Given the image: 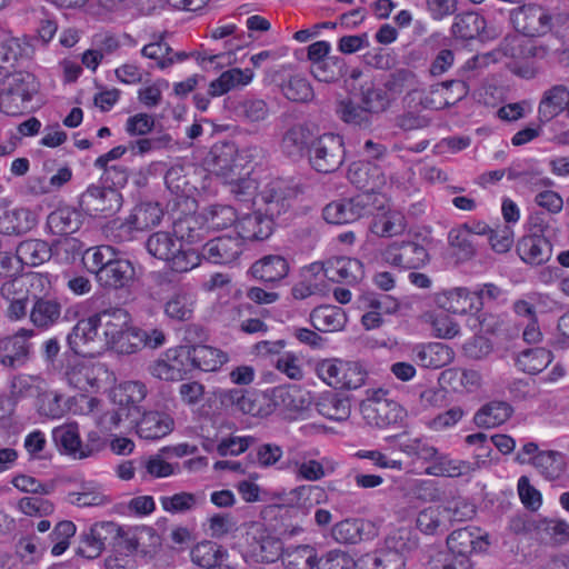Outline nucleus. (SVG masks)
I'll list each match as a JSON object with an SVG mask.
<instances>
[{
    "mask_svg": "<svg viewBox=\"0 0 569 569\" xmlns=\"http://www.w3.org/2000/svg\"><path fill=\"white\" fill-rule=\"evenodd\" d=\"M82 214L73 208L63 207L52 211L47 218V227L52 234H70L79 230Z\"/></svg>",
    "mask_w": 569,
    "mask_h": 569,
    "instance_id": "40",
    "label": "nucleus"
},
{
    "mask_svg": "<svg viewBox=\"0 0 569 569\" xmlns=\"http://www.w3.org/2000/svg\"><path fill=\"white\" fill-rule=\"evenodd\" d=\"M405 216L397 210H388L377 214L371 223V231L379 237H396L406 230Z\"/></svg>",
    "mask_w": 569,
    "mask_h": 569,
    "instance_id": "44",
    "label": "nucleus"
},
{
    "mask_svg": "<svg viewBox=\"0 0 569 569\" xmlns=\"http://www.w3.org/2000/svg\"><path fill=\"white\" fill-rule=\"evenodd\" d=\"M259 198L266 204V213L273 218L288 208V189L280 179L268 182L260 191Z\"/></svg>",
    "mask_w": 569,
    "mask_h": 569,
    "instance_id": "36",
    "label": "nucleus"
},
{
    "mask_svg": "<svg viewBox=\"0 0 569 569\" xmlns=\"http://www.w3.org/2000/svg\"><path fill=\"white\" fill-rule=\"evenodd\" d=\"M317 565V551L309 545L298 546L284 557V566L289 569H313Z\"/></svg>",
    "mask_w": 569,
    "mask_h": 569,
    "instance_id": "64",
    "label": "nucleus"
},
{
    "mask_svg": "<svg viewBox=\"0 0 569 569\" xmlns=\"http://www.w3.org/2000/svg\"><path fill=\"white\" fill-rule=\"evenodd\" d=\"M119 527L112 521L97 522L80 536L77 553L87 559L98 558L104 549L109 535L118 533Z\"/></svg>",
    "mask_w": 569,
    "mask_h": 569,
    "instance_id": "15",
    "label": "nucleus"
},
{
    "mask_svg": "<svg viewBox=\"0 0 569 569\" xmlns=\"http://www.w3.org/2000/svg\"><path fill=\"white\" fill-rule=\"evenodd\" d=\"M310 320L316 330L333 332L343 329L347 316L340 307L320 306L312 310Z\"/></svg>",
    "mask_w": 569,
    "mask_h": 569,
    "instance_id": "38",
    "label": "nucleus"
},
{
    "mask_svg": "<svg viewBox=\"0 0 569 569\" xmlns=\"http://www.w3.org/2000/svg\"><path fill=\"white\" fill-rule=\"evenodd\" d=\"M69 501L78 507H96L110 502L102 488L94 482H83L78 491L68 495Z\"/></svg>",
    "mask_w": 569,
    "mask_h": 569,
    "instance_id": "53",
    "label": "nucleus"
},
{
    "mask_svg": "<svg viewBox=\"0 0 569 569\" xmlns=\"http://www.w3.org/2000/svg\"><path fill=\"white\" fill-rule=\"evenodd\" d=\"M248 555L256 562L273 563L283 555V543L259 525L248 532Z\"/></svg>",
    "mask_w": 569,
    "mask_h": 569,
    "instance_id": "9",
    "label": "nucleus"
},
{
    "mask_svg": "<svg viewBox=\"0 0 569 569\" xmlns=\"http://www.w3.org/2000/svg\"><path fill=\"white\" fill-rule=\"evenodd\" d=\"M212 169L211 171L222 179H232V176H239L244 169L238 158V150L233 143H221L213 146L211 150Z\"/></svg>",
    "mask_w": 569,
    "mask_h": 569,
    "instance_id": "20",
    "label": "nucleus"
},
{
    "mask_svg": "<svg viewBox=\"0 0 569 569\" xmlns=\"http://www.w3.org/2000/svg\"><path fill=\"white\" fill-rule=\"evenodd\" d=\"M310 136L305 124H293L283 132L280 149L288 157H300L308 146Z\"/></svg>",
    "mask_w": 569,
    "mask_h": 569,
    "instance_id": "47",
    "label": "nucleus"
},
{
    "mask_svg": "<svg viewBox=\"0 0 569 569\" xmlns=\"http://www.w3.org/2000/svg\"><path fill=\"white\" fill-rule=\"evenodd\" d=\"M416 361L423 368L438 369L449 365L453 358V350L441 342H430L415 349Z\"/></svg>",
    "mask_w": 569,
    "mask_h": 569,
    "instance_id": "31",
    "label": "nucleus"
},
{
    "mask_svg": "<svg viewBox=\"0 0 569 569\" xmlns=\"http://www.w3.org/2000/svg\"><path fill=\"white\" fill-rule=\"evenodd\" d=\"M274 401L290 411L302 412L311 406V396L296 387L279 388L274 391Z\"/></svg>",
    "mask_w": 569,
    "mask_h": 569,
    "instance_id": "58",
    "label": "nucleus"
},
{
    "mask_svg": "<svg viewBox=\"0 0 569 569\" xmlns=\"http://www.w3.org/2000/svg\"><path fill=\"white\" fill-rule=\"evenodd\" d=\"M203 502L204 496L202 493H191L186 491L160 498L161 507L170 513L187 512Z\"/></svg>",
    "mask_w": 569,
    "mask_h": 569,
    "instance_id": "59",
    "label": "nucleus"
},
{
    "mask_svg": "<svg viewBox=\"0 0 569 569\" xmlns=\"http://www.w3.org/2000/svg\"><path fill=\"white\" fill-rule=\"evenodd\" d=\"M0 92V108L8 114L20 113L39 90L36 77L26 70L6 74Z\"/></svg>",
    "mask_w": 569,
    "mask_h": 569,
    "instance_id": "3",
    "label": "nucleus"
},
{
    "mask_svg": "<svg viewBox=\"0 0 569 569\" xmlns=\"http://www.w3.org/2000/svg\"><path fill=\"white\" fill-rule=\"evenodd\" d=\"M551 361V351L545 348H535L522 351L517 358V366L526 373L537 375L546 369Z\"/></svg>",
    "mask_w": 569,
    "mask_h": 569,
    "instance_id": "51",
    "label": "nucleus"
},
{
    "mask_svg": "<svg viewBox=\"0 0 569 569\" xmlns=\"http://www.w3.org/2000/svg\"><path fill=\"white\" fill-rule=\"evenodd\" d=\"M160 452L147 458H142L139 461L142 478L147 476L151 478H167L179 472L178 463H169L162 458Z\"/></svg>",
    "mask_w": 569,
    "mask_h": 569,
    "instance_id": "62",
    "label": "nucleus"
},
{
    "mask_svg": "<svg viewBox=\"0 0 569 569\" xmlns=\"http://www.w3.org/2000/svg\"><path fill=\"white\" fill-rule=\"evenodd\" d=\"M413 77L411 71L401 69L393 72L383 84L376 83L372 79H366L359 88L360 102L371 114L382 113L388 110L395 96L411 84Z\"/></svg>",
    "mask_w": 569,
    "mask_h": 569,
    "instance_id": "2",
    "label": "nucleus"
},
{
    "mask_svg": "<svg viewBox=\"0 0 569 569\" xmlns=\"http://www.w3.org/2000/svg\"><path fill=\"white\" fill-rule=\"evenodd\" d=\"M34 224L36 219L29 209H13L0 216V233L6 236L27 232Z\"/></svg>",
    "mask_w": 569,
    "mask_h": 569,
    "instance_id": "43",
    "label": "nucleus"
},
{
    "mask_svg": "<svg viewBox=\"0 0 569 569\" xmlns=\"http://www.w3.org/2000/svg\"><path fill=\"white\" fill-rule=\"evenodd\" d=\"M316 409L325 418L335 421L347 420L351 412L350 401L333 392L320 395L316 401Z\"/></svg>",
    "mask_w": 569,
    "mask_h": 569,
    "instance_id": "41",
    "label": "nucleus"
},
{
    "mask_svg": "<svg viewBox=\"0 0 569 569\" xmlns=\"http://www.w3.org/2000/svg\"><path fill=\"white\" fill-rule=\"evenodd\" d=\"M52 437L56 443L72 458L86 459L90 457L91 451L83 449V443L80 439L77 423H67L54 428L52 431Z\"/></svg>",
    "mask_w": 569,
    "mask_h": 569,
    "instance_id": "32",
    "label": "nucleus"
},
{
    "mask_svg": "<svg viewBox=\"0 0 569 569\" xmlns=\"http://www.w3.org/2000/svg\"><path fill=\"white\" fill-rule=\"evenodd\" d=\"M97 283L104 290L130 288L136 280V269L131 261L117 259L97 274Z\"/></svg>",
    "mask_w": 569,
    "mask_h": 569,
    "instance_id": "14",
    "label": "nucleus"
},
{
    "mask_svg": "<svg viewBox=\"0 0 569 569\" xmlns=\"http://www.w3.org/2000/svg\"><path fill=\"white\" fill-rule=\"evenodd\" d=\"M536 538L556 546L565 545L569 541V523L563 519L538 518Z\"/></svg>",
    "mask_w": 569,
    "mask_h": 569,
    "instance_id": "42",
    "label": "nucleus"
},
{
    "mask_svg": "<svg viewBox=\"0 0 569 569\" xmlns=\"http://www.w3.org/2000/svg\"><path fill=\"white\" fill-rule=\"evenodd\" d=\"M70 349L82 356H91L104 350L97 315L79 320L67 337Z\"/></svg>",
    "mask_w": 569,
    "mask_h": 569,
    "instance_id": "7",
    "label": "nucleus"
},
{
    "mask_svg": "<svg viewBox=\"0 0 569 569\" xmlns=\"http://www.w3.org/2000/svg\"><path fill=\"white\" fill-rule=\"evenodd\" d=\"M348 179L362 193H372L380 191L387 183V178L381 168L370 161L355 162L348 170Z\"/></svg>",
    "mask_w": 569,
    "mask_h": 569,
    "instance_id": "16",
    "label": "nucleus"
},
{
    "mask_svg": "<svg viewBox=\"0 0 569 569\" xmlns=\"http://www.w3.org/2000/svg\"><path fill=\"white\" fill-rule=\"evenodd\" d=\"M345 143L339 134L325 133L315 139L309 147V162L321 173L337 171L345 162Z\"/></svg>",
    "mask_w": 569,
    "mask_h": 569,
    "instance_id": "5",
    "label": "nucleus"
},
{
    "mask_svg": "<svg viewBox=\"0 0 569 569\" xmlns=\"http://www.w3.org/2000/svg\"><path fill=\"white\" fill-rule=\"evenodd\" d=\"M361 413L368 425L387 428L402 421L405 410L397 402L369 398L361 403Z\"/></svg>",
    "mask_w": 569,
    "mask_h": 569,
    "instance_id": "13",
    "label": "nucleus"
},
{
    "mask_svg": "<svg viewBox=\"0 0 569 569\" xmlns=\"http://www.w3.org/2000/svg\"><path fill=\"white\" fill-rule=\"evenodd\" d=\"M242 249L243 244L238 236H224L209 240L203 246L201 256L216 264H229L239 258Z\"/></svg>",
    "mask_w": 569,
    "mask_h": 569,
    "instance_id": "17",
    "label": "nucleus"
},
{
    "mask_svg": "<svg viewBox=\"0 0 569 569\" xmlns=\"http://www.w3.org/2000/svg\"><path fill=\"white\" fill-rule=\"evenodd\" d=\"M316 370L318 377L335 389H357L366 380V371L352 361L325 359L317 365Z\"/></svg>",
    "mask_w": 569,
    "mask_h": 569,
    "instance_id": "4",
    "label": "nucleus"
},
{
    "mask_svg": "<svg viewBox=\"0 0 569 569\" xmlns=\"http://www.w3.org/2000/svg\"><path fill=\"white\" fill-rule=\"evenodd\" d=\"M224 401L243 415L263 416L268 411L262 408L266 398L254 391L232 389L226 392Z\"/></svg>",
    "mask_w": 569,
    "mask_h": 569,
    "instance_id": "35",
    "label": "nucleus"
},
{
    "mask_svg": "<svg viewBox=\"0 0 569 569\" xmlns=\"http://www.w3.org/2000/svg\"><path fill=\"white\" fill-rule=\"evenodd\" d=\"M436 303L452 313H466L471 310H478L476 302L479 298L467 288H453L436 295Z\"/></svg>",
    "mask_w": 569,
    "mask_h": 569,
    "instance_id": "29",
    "label": "nucleus"
},
{
    "mask_svg": "<svg viewBox=\"0 0 569 569\" xmlns=\"http://www.w3.org/2000/svg\"><path fill=\"white\" fill-rule=\"evenodd\" d=\"M469 92V86L463 80H449L432 86L426 106L441 110L462 100Z\"/></svg>",
    "mask_w": 569,
    "mask_h": 569,
    "instance_id": "19",
    "label": "nucleus"
},
{
    "mask_svg": "<svg viewBox=\"0 0 569 569\" xmlns=\"http://www.w3.org/2000/svg\"><path fill=\"white\" fill-rule=\"evenodd\" d=\"M486 20L475 12L458 14L451 27L452 34L463 40H471L478 37L485 29Z\"/></svg>",
    "mask_w": 569,
    "mask_h": 569,
    "instance_id": "54",
    "label": "nucleus"
},
{
    "mask_svg": "<svg viewBox=\"0 0 569 569\" xmlns=\"http://www.w3.org/2000/svg\"><path fill=\"white\" fill-rule=\"evenodd\" d=\"M107 370L101 363L81 361L73 365L66 372L68 383L79 390L99 388V381Z\"/></svg>",
    "mask_w": 569,
    "mask_h": 569,
    "instance_id": "26",
    "label": "nucleus"
},
{
    "mask_svg": "<svg viewBox=\"0 0 569 569\" xmlns=\"http://www.w3.org/2000/svg\"><path fill=\"white\" fill-rule=\"evenodd\" d=\"M446 518V508L440 506H430L418 513L416 526L425 535H437L445 530Z\"/></svg>",
    "mask_w": 569,
    "mask_h": 569,
    "instance_id": "52",
    "label": "nucleus"
},
{
    "mask_svg": "<svg viewBox=\"0 0 569 569\" xmlns=\"http://www.w3.org/2000/svg\"><path fill=\"white\" fill-rule=\"evenodd\" d=\"M273 229V217L260 212L247 214L238 220L237 236L243 240H264L270 237Z\"/></svg>",
    "mask_w": 569,
    "mask_h": 569,
    "instance_id": "28",
    "label": "nucleus"
},
{
    "mask_svg": "<svg viewBox=\"0 0 569 569\" xmlns=\"http://www.w3.org/2000/svg\"><path fill=\"white\" fill-rule=\"evenodd\" d=\"M188 357L194 368L206 372L217 371L229 360L226 352L206 345L192 347Z\"/></svg>",
    "mask_w": 569,
    "mask_h": 569,
    "instance_id": "37",
    "label": "nucleus"
},
{
    "mask_svg": "<svg viewBox=\"0 0 569 569\" xmlns=\"http://www.w3.org/2000/svg\"><path fill=\"white\" fill-rule=\"evenodd\" d=\"M447 546L451 553L472 555L485 552L490 546L489 533L476 526L453 530L447 537Z\"/></svg>",
    "mask_w": 569,
    "mask_h": 569,
    "instance_id": "12",
    "label": "nucleus"
},
{
    "mask_svg": "<svg viewBox=\"0 0 569 569\" xmlns=\"http://www.w3.org/2000/svg\"><path fill=\"white\" fill-rule=\"evenodd\" d=\"M382 257L386 262L405 269L423 267L429 258L425 247L415 241L393 242L385 249Z\"/></svg>",
    "mask_w": 569,
    "mask_h": 569,
    "instance_id": "11",
    "label": "nucleus"
},
{
    "mask_svg": "<svg viewBox=\"0 0 569 569\" xmlns=\"http://www.w3.org/2000/svg\"><path fill=\"white\" fill-rule=\"evenodd\" d=\"M520 259L531 266H540L551 258L552 249L549 240L542 236L522 237L517 244Z\"/></svg>",
    "mask_w": 569,
    "mask_h": 569,
    "instance_id": "27",
    "label": "nucleus"
},
{
    "mask_svg": "<svg viewBox=\"0 0 569 569\" xmlns=\"http://www.w3.org/2000/svg\"><path fill=\"white\" fill-rule=\"evenodd\" d=\"M250 309L251 306L249 303L229 306L224 309L223 316L226 320L240 321L239 328L244 333H266L268 326L262 320L257 318L241 320L243 313Z\"/></svg>",
    "mask_w": 569,
    "mask_h": 569,
    "instance_id": "60",
    "label": "nucleus"
},
{
    "mask_svg": "<svg viewBox=\"0 0 569 569\" xmlns=\"http://www.w3.org/2000/svg\"><path fill=\"white\" fill-rule=\"evenodd\" d=\"M174 427V420L170 415L150 410L143 412L141 418L136 423V431L138 436L146 440H157L168 436Z\"/></svg>",
    "mask_w": 569,
    "mask_h": 569,
    "instance_id": "21",
    "label": "nucleus"
},
{
    "mask_svg": "<svg viewBox=\"0 0 569 569\" xmlns=\"http://www.w3.org/2000/svg\"><path fill=\"white\" fill-rule=\"evenodd\" d=\"M511 21L516 30L527 37L543 36L551 29V16L548 10L533 3L513 9Z\"/></svg>",
    "mask_w": 569,
    "mask_h": 569,
    "instance_id": "8",
    "label": "nucleus"
},
{
    "mask_svg": "<svg viewBox=\"0 0 569 569\" xmlns=\"http://www.w3.org/2000/svg\"><path fill=\"white\" fill-rule=\"evenodd\" d=\"M96 315L106 348L132 322L128 310L120 307L103 309Z\"/></svg>",
    "mask_w": 569,
    "mask_h": 569,
    "instance_id": "22",
    "label": "nucleus"
},
{
    "mask_svg": "<svg viewBox=\"0 0 569 569\" xmlns=\"http://www.w3.org/2000/svg\"><path fill=\"white\" fill-rule=\"evenodd\" d=\"M194 299L190 292L179 290L166 302L164 312L176 320H188L193 312Z\"/></svg>",
    "mask_w": 569,
    "mask_h": 569,
    "instance_id": "61",
    "label": "nucleus"
},
{
    "mask_svg": "<svg viewBox=\"0 0 569 569\" xmlns=\"http://www.w3.org/2000/svg\"><path fill=\"white\" fill-rule=\"evenodd\" d=\"M331 533L337 542L358 543L376 536V527L369 520L346 519L336 523Z\"/></svg>",
    "mask_w": 569,
    "mask_h": 569,
    "instance_id": "25",
    "label": "nucleus"
},
{
    "mask_svg": "<svg viewBox=\"0 0 569 569\" xmlns=\"http://www.w3.org/2000/svg\"><path fill=\"white\" fill-rule=\"evenodd\" d=\"M336 112L338 117L346 123L368 128L371 124V113L360 102H353L350 99L341 100L337 104Z\"/></svg>",
    "mask_w": 569,
    "mask_h": 569,
    "instance_id": "57",
    "label": "nucleus"
},
{
    "mask_svg": "<svg viewBox=\"0 0 569 569\" xmlns=\"http://www.w3.org/2000/svg\"><path fill=\"white\" fill-rule=\"evenodd\" d=\"M61 315V305L52 299L38 298L31 310L30 320L40 329H48L53 326Z\"/></svg>",
    "mask_w": 569,
    "mask_h": 569,
    "instance_id": "48",
    "label": "nucleus"
},
{
    "mask_svg": "<svg viewBox=\"0 0 569 569\" xmlns=\"http://www.w3.org/2000/svg\"><path fill=\"white\" fill-rule=\"evenodd\" d=\"M252 79L253 71L251 69L232 68L222 72L219 78L210 82L208 93L211 97H220L233 89L249 84Z\"/></svg>",
    "mask_w": 569,
    "mask_h": 569,
    "instance_id": "33",
    "label": "nucleus"
},
{
    "mask_svg": "<svg viewBox=\"0 0 569 569\" xmlns=\"http://www.w3.org/2000/svg\"><path fill=\"white\" fill-rule=\"evenodd\" d=\"M372 211L373 196L360 193L356 197L327 204L323 209V219L332 224L351 223L372 214Z\"/></svg>",
    "mask_w": 569,
    "mask_h": 569,
    "instance_id": "6",
    "label": "nucleus"
},
{
    "mask_svg": "<svg viewBox=\"0 0 569 569\" xmlns=\"http://www.w3.org/2000/svg\"><path fill=\"white\" fill-rule=\"evenodd\" d=\"M200 219L209 229L213 230L232 227L239 220L234 208L220 203L204 208L200 213Z\"/></svg>",
    "mask_w": 569,
    "mask_h": 569,
    "instance_id": "45",
    "label": "nucleus"
},
{
    "mask_svg": "<svg viewBox=\"0 0 569 569\" xmlns=\"http://www.w3.org/2000/svg\"><path fill=\"white\" fill-rule=\"evenodd\" d=\"M122 197L111 187L91 184L80 197L81 208L90 214H111L121 207Z\"/></svg>",
    "mask_w": 569,
    "mask_h": 569,
    "instance_id": "10",
    "label": "nucleus"
},
{
    "mask_svg": "<svg viewBox=\"0 0 569 569\" xmlns=\"http://www.w3.org/2000/svg\"><path fill=\"white\" fill-rule=\"evenodd\" d=\"M146 249L174 272H188L201 262V256L193 249H184L174 232L157 231L150 234L146 241Z\"/></svg>",
    "mask_w": 569,
    "mask_h": 569,
    "instance_id": "1",
    "label": "nucleus"
},
{
    "mask_svg": "<svg viewBox=\"0 0 569 569\" xmlns=\"http://www.w3.org/2000/svg\"><path fill=\"white\" fill-rule=\"evenodd\" d=\"M77 527L72 521H59L52 531L48 535L49 545L51 543V555L61 556L70 546V539L76 535Z\"/></svg>",
    "mask_w": 569,
    "mask_h": 569,
    "instance_id": "63",
    "label": "nucleus"
},
{
    "mask_svg": "<svg viewBox=\"0 0 569 569\" xmlns=\"http://www.w3.org/2000/svg\"><path fill=\"white\" fill-rule=\"evenodd\" d=\"M320 269L325 277L333 282L352 284L363 277V266L358 259L333 257L328 259Z\"/></svg>",
    "mask_w": 569,
    "mask_h": 569,
    "instance_id": "18",
    "label": "nucleus"
},
{
    "mask_svg": "<svg viewBox=\"0 0 569 569\" xmlns=\"http://www.w3.org/2000/svg\"><path fill=\"white\" fill-rule=\"evenodd\" d=\"M16 257L22 264L36 267L52 257V248L44 240L28 239L17 246Z\"/></svg>",
    "mask_w": 569,
    "mask_h": 569,
    "instance_id": "39",
    "label": "nucleus"
},
{
    "mask_svg": "<svg viewBox=\"0 0 569 569\" xmlns=\"http://www.w3.org/2000/svg\"><path fill=\"white\" fill-rule=\"evenodd\" d=\"M347 62L339 56H329L311 66L312 76L321 82H333L347 74Z\"/></svg>",
    "mask_w": 569,
    "mask_h": 569,
    "instance_id": "55",
    "label": "nucleus"
},
{
    "mask_svg": "<svg viewBox=\"0 0 569 569\" xmlns=\"http://www.w3.org/2000/svg\"><path fill=\"white\" fill-rule=\"evenodd\" d=\"M437 468L439 472H431L432 475H441L446 477H461L468 476L479 470L485 461H467L459 459H450L447 456H437Z\"/></svg>",
    "mask_w": 569,
    "mask_h": 569,
    "instance_id": "56",
    "label": "nucleus"
},
{
    "mask_svg": "<svg viewBox=\"0 0 569 569\" xmlns=\"http://www.w3.org/2000/svg\"><path fill=\"white\" fill-rule=\"evenodd\" d=\"M569 106V89L563 84H556L542 93L538 106V121L541 124L550 122Z\"/></svg>",
    "mask_w": 569,
    "mask_h": 569,
    "instance_id": "24",
    "label": "nucleus"
},
{
    "mask_svg": "<svg viewBox=\"0 0 569 569\" xmlns=\"http://www.w3.org/2000/svg\"><path fill=\"white\" fill-rule=\"evenodd\" d=\"M34 336L32 329H20L16 335L9 337L3 342L6 355L1 356L0 362L3 366L18 368L23 366L30 353V343L28 340Z\"/></svg>",
    "mask_w": 569,
    "mask_h": 569,
    "instance_id": "23",
    "label": "nucleus"
},
{
    "mask_svg": "<svg viewBox=\"0 0 569 569\" xmlns=\"http://www.w3.org/2000/svg\"><path fill=\"white\" fill-rule=\"evenodd\" d=\"M512 412L513 409L508 402L491 401L475 415V422L479 427L495 428L506 422Z\"/></svg>",
    "mask_w": 569,
    "mask_h": 569,
    "instance_id": "46",
    "label": "nucleus"
},
{
    "mask_svg": "<svg viewBox=\"0 0 569 569\" xmlns=\"http://www.w3.org/2000/svg\"><path fill=\"white\" fill-rule=\"evenodd\" d=\"M191 561L202 568H216L227 561L229 553L222 546L204 540L197 543L190 551Z\"/></svg>",
    "mask_w": 569,
    "mask_h": 569,
    "instance_id": "34",
    "label": "nucleus"
},
{
    "mask_svg": "<svg viewBox=\"0 0 569 569\" xmlns=\"http://www.w3.org/2000/svg\"><path fill=\"white\" fill-rule=\"evenodd\" d=\"M530 463L548 480L558 479L565 471V461L561 452L543 450L532 457Z\"/></svg>",
    "mask_w": 569,
    "mask_h": 569,
    "instance_id": "49",
    "label": "nucleus"
},
{
    "mask_svg": "<svg viewBox=\"0 0 569 569\" xmlns=\"http://www.w3.org/2000/svg\"><path fill=\"white\" fill-rule=\"evenodd\" d=\"M162 210L157 203L143 202L134 207L127 224L134 230H144L160 223Z\"/></svg>",
    "mask_w": 569,
    "mask_h": 569,
    "instance_id": "50",
    "label": "nucleus"
},
{
    "mask_svg": "<svg viewBox=\"0 0 569 569\" xmlns=\"http://www.w3.org/2000/svg\"><path fill=\"white\" fill-rule=\"evenodd\" d=\"M289 262L280 254H267L252 263L250 272L253 278L263 282H277L289 273Z\"/></svg>",
    "mask_w": 569,
    "mask_h": 569,
    "instance_id": "30",
    "label": "nucleus"
}]
</instances>
